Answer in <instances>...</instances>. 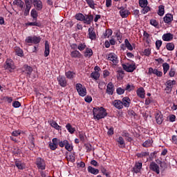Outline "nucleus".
Listing matches in <instances>:
<instances>
[{
	"instance_id": "nucleus-36",
	"label": "nucleus",
	"mask_w": 177,
	"mask_h": 177,
	"mask_svg": "<svg viewBox=\"0 0 177 177\" xmlns=\"http://www.w3.org/2000/svg\"><path fill=\"white\" fill-rule=\"evenodd\" d=\"M66 128L67 131L69 132V133H74L75 132V128H73V126H71V124L68 123L66 125Z\"/></svg>"
},
{
	"instance_id": "nucleus-13",
	"label": "nucleus",
	"mask_w": 177,
	"mask_h": 177,
	"mask_svg": "<svg viewBox=\"0 0 177 177\" xmlns=\"http://www.w3.org/2000/svg\"><path fill=\"white\" fill-rule=\"evenodd\" d=\"M155 118L158 125H161L162 124V121H164V117L162 116V114H161V112H156L155 115Z\"/></svg>"
},
{
	"instance_id": "nucleus-51",
	"label": "nucleus",
	"mask_w": 177,
	"mask_h": 177,
	"mask_svg": "<svg viewBox=\"0 0 177 177\" xmlns=\"http://www.w3.org/2000/svg\"><path fill=\"white\" fill-rule=\"evenodd\" d=\"M101 172L103 175H106L107 177H110V172L107 171V169L104 167H101Z\"/></svg>"
},
{
	"instance_id": "nucleus-44",
	"label": "nucleus",
	"mask_w": 177,
	"mask_h": 177,
	"mask_svg": "<svg viewBox=\"0 0 177 177\" xmlns=\"http://www.w3.org/2000/svg\"><path fill=\"white\" fill-rule=\"evenodd\" d=\"M67 161H71V162H74L75 161V156L74 153H70L69 156L66 157Z\"/></svg>"
},
{
	"instance_id": "nucleus-49",
	"label": "nucleus",
	"mask_w": 177,
	"mask_h": 177,
	"mask_svg": "<svg viewBox=\"0 0 177 177\" xmlns=\"http://www.w3.org/2000/svg\"><path fill=\"white\" fill-rule=\"evenodd\" d=\"M111 35H113V30L111 29H107L105 32L104 37L109 38Z\"/></svg>"
},
{
	"instance_id": "nucleus-6",
	"label": "nucleus",
	"mask_w": 177,
	"mask_h": 177,
	"mask_svg": "<svg viewBox=\"0 0 177 177\" xmlns=\"http://www.w3.org/2000/svg\"><path fill=\"white\" fill-rule=\"evenodd\" d=\"M35 164L38 169H41V171H44V169L46 168V164L45 163V160L41 158H37L36 159Z\"/></svg>"
},
{
	"instance_id": "nucleus-58",
	"label": "nucleus",
	"mask_w": 177,
	"mask_h": 177,
	"mask_svg": "<svg viewBox=\"0 0 177 177\" xmlns=\"http://www.w3.org/2000/svg\"><path fill=\"white\" fill-rule=\"evenodd\" d=\"M20 135H21V130H16V131H12V136L17 137V136H20Z\"/></svg>"
},
{
	"instance_id": "nucleus-28",
	"label": "nucleus",
	"mask_w": 177,
	"mask_h": 177,
	"mask_svg": "<svg viewBox=\"0 0 177 177\" xmlns=\"http://www.w3.org/2000/svg\"><path fill=\"white\" fill-rule=\"evenodd\" d=\"M50 53V50L49 47V42L48 41H45V51H44V56L45 57H48V55Z\"/></svg>"
},
{
	"instance_id": "nucleus-10",
	"label": "nucleus",
	"mask_w": 177,
	"mask_h": 177,
	"mask_svg": "<svg viewBox=\"0 0 177 177\" xmlns=\"http://www.w3.org/2000/svg\"><path fill=\"white\" fill-rule=\"evenodd\" d=\"M149 169L151 171H153V172H156L157 175L160 174V166L157 165L155 162H151L149 165Z\"/></svg>"
},
{
	"instance_id": "nucleus-17",
	"label": "nucleus",
	"mask_w": 177,
	"mask_h": 177,
	"mask_svg": "<svg viewBox=\"0 0 177 177\" xmlns=\"http://www.w3.org/2000/svg\"><path fill=\"white\" fill-rule=\"evenodd\" d=\"M71 57L73 59H81V57H82V54H81L79 50H74L71 52Z\"/></svg>"
},
{
	"instance_id": "nucleus-20",
	"label": "nucleus",
	"mask_w": 177,
	"mask_h": 177,
	"mask_svg": "<svg viewBox=\"0 0 177 177\" xmlns=\"http://www.w3.org/2000/svg\"><path fill=\"white\" fill-rule=\"evenodd\" d=\"M106 93L108 95H113L114 93V84L112 82H109L106 86Z\"/></svg>"
},
{
	"instance_id": "nucleus-57",
	"label": "nucleus",
	"mask_w": 177,
	"mask_h": 177,
	"mask_svg": "<svg viewBox=\"0 0 177 177\" xmlns=\"http://www.w3.org/2000/svg\"><path fill=\"white\" fill-rule=\"evenodd\" d=\"M124 92H125V89L121 87H119L116 89V93H118V95H124Z\"/></svg>"
},
{
	"instance_id": "nucleus-43",
	"label": "nucleus",
	"mask_w": 177,
	"mask_h": 177,
	"mask_svg": "<svg viewBox=\"0 0 177 177\" xmlns=\"http://www.w3.org/2000/svg\"><path fill=\"white\" fill-rule=\"evenodd\" d=\"M115 37L117 38V41H118L119 44L122 43V33L120 32V30L116 32Z\"/></svg>"
},
{
	"instance_id": "nucleus-8",
	"label": "nucleus",
	"mask_w": 177,
	"mask_h": 177,
	"mask_svg": "<svg viewBox=\"0 0 177 177\" xmlns=\"http://www.w3.org/2000/svg\"><path fill=\"white\" fill-rule=\"evenodd\" d=\"M59 145V139L54 138L52 140V142H49V148L50 150H56L57 149V145Z\"/></svg>"
},
{
	"instance_id": "nucleus-64",
	"label": "nucleus",
	"mask_w": 177,
	"mask_h": 177,
	"mask_svg": "<svg viewBox=\"0 0 177 177\" xmlns=\"http://www.w3.org/2000/svg\"><path fill=\"white\" fill-rule=\"evenodd\" d=\"M118 75L119 78H122L124 75H125V73H124V71L122 70H119L118 71Z\"/></svg>"
},
{
	"instance_id": "nucleus-30",
	"label": "nucleus",
	"mask_w": 177,
	"mask_h": 177,
	"mask_svg": "<svg viewBox=\"0 0 177 177\" xmlns=\"http://www.w3.org/2000/svg\"><path fill=\"white\" fill-rule=\"evenodd\" d=\"M15 50L16 55L17 56H19V57H23V56H24V53L23 52V50L19 47H15Z\"/></svg>"
},
{
	"instance_id": "nucleus-42",
	"label": "nucleus",
	"mask_w": 177,
	"mask_h": 177,
	"mask_svg": "<svg viewBox=\"0 0 177 177\" xmlns=\"http://www.w3.org/2000/svg\"><path fill=\"white\" fill-rule=\"evenodd\" d=\"M138 3L140 8H145V6H147V5H149V2L147 1V0H139Z\"/></svg>"
},
{
	"instance_id": "nucleus-32",
	"label": "nucleus",
	"mask_w": 177,
	"mask_h": 177,
	"mask_svg": "<svg viewBox=\"0 0 177 177\" xmlns=\"http://www.w3.org/2000/svg\"><path fill=\"white\" fill-rule=\"evenodd\" d=\"M31 17L33 19V21H37V18L38 17V12L37 10L32 9L30 12Z\"/></svg>"
},
{
	"instance_id": "nucleus-26",
	"label": "nucleus",
	"mask_w": 177,
	"mask_h": 177,
	"mask_svg": "<svg viewBox=\"0 0 177 177\" xmlns=\"http://www.w3.org/2000/svg\"><path fill=\"white\" fill-rule=\"evenodd\" d=\"M122 102L124 107H129V105L131 104V99L128 97H123Z\"/></svg>"
},
{
	"instance_id": "nucleus-24",
	"label": "nucleus",
	"mask_w": 177,
	"mask_h": 177,
	"mask_svg": "<svg viewBox=\"0 0 177 177\" xmlns=\"http://www.w3.org/2000/svg\"><path fill=\"white\" fill-rule=\"evenodd\" d=\"M137 95L141 99H145V95H146L145 93V88H143V87L138 88L137 90Z\"/></svg>"
},
{
	"instance_id": "nucleus-45",
	"label": "nucleus",
	"mask_w": 177,
	"mask_h": 177,
	"mask_svg": "<svg viewBox=\"0 0 177 177\" xmlns=\"http://www.w3.org/2000/svg\"><path fill=\"white\" fill-rule=\"evenodd\" d=\"M75 75V73L70 71H68V72H66L65 73L66 77H68L69 80H72V78H74Z\"/></svg>"
},
{
	"instance_id": "nucleus-41",
	"label": "nucleus",
	"mask_w": 177,
	"mask_h": 177,
	"mask_svg": "<svg viewBox=\"0 0 177 177\" xmlns=\"http://www.w3.org/2000/svg\"><path fill=\"white\" fill-rule=\"evenodd\" d=\"M166 48L167 49V50H174V49H175V44L173 42L167 43L166 44Z\"/></svg>"
},
{
	"instance_id": "nucleus-62",
	"label": "nucleus",
	"mask_w": 177,
	"mask_h": 177,
	"mask_svg": "<svg viewBox=\"0 0 177 177\" xmlns=\"http://www.w3.org/2000/svg\"><path fill=\"white\" fill-rule=\"evenodd\" d=\"M12 106L13 107H15V109H17L18 107H20L21 106V104L20 103V102L19 101H15L12 103Z\"/></svg>"
},
{
	"instance_id": "nucleus-54",
	"label": "nucleus",
	"mask_w": 177,
	"mask_h": 177,
	"mask_svg": "<svg viewBox=\"0 0 177 177\" xmlns=\"http://www.w3.org/2000/svg\"><path fill=\"white\" fill-rule=\"evenodd\" d=\"M15 166L18 168V169H24L23 163L20 161H15Z\"/></svg>"
},
{
	"instance_id": "nucleus-4",
	"label": "nucleus",
	"mask_w": 177,
	"mask_h": 177,
	"mask_svg": "<svg viewBox=\"0 0 177 177\" xmlns=\"http://www.w3.org/2000/svg\"><path fill=\"white\" fill-rule=\"evenodd\" d=\"M25 42L26 44H35V45H37V44L41 42V38L37 36H29L26 39Z\"/></svg>"
},
{
	"instance_id": "nucleus-21",
	"label": "nucleus",
	"mask_w": 177,
	"mask_h": 177,
	"mask_svg": "<svg viewBox=\"0 0 177 177\" xmlns=\"http://www.w3.org/2000/svg\"><path fill=\"white\" fill-rule=\"evenodd\" d=\"M174 20V15L172 14H166L163 17V21L167 24L171 23Z\"/></svg>"
},
{
	"instance_id": "nucleus-1",
	"label": "nucleus",
	"mask_w": 177,
	"mask_h": 177,
	"mask_svg": "<svg viewBox=\"0 0 177 177\" xmlns=\"http://www.w3.org/2000/svg\"><path fill=\"white\" fill-rule=\"evenodd\" d=\"M93 114L94 120L97 121L107 117V111L103 106L93 108Z\"/></svg>"
},
{
	"instance_id": "nucleus-15",
	"label": "nucleus",
	"mask_w": 177,
	"mask_h": 177,
	"mask_svg": "<svg viewBox=\"0 0 177 177\" xmlns=\"http://www.w3.org/2000/svg\"><path fill=\"white\" fill-rule=\"evenodd\" d=\"M32 4L34 5L35 8L37 10H42L43 5L42 1L41 0H32Z\"/></svg>"
},
{
	"instance_id": "nucleus-38",
	"label": "nucleus",
	"mask_w": 177,
	"mask_h": 177,
	"mask_svg": "<svg viewBox=\"0 0 177 177\" xmlns=\"http://www.w3.org/2000/svg\"><path fill=\"white\" fill-rule=\"evenodd\" d=\"M151 145H153V140L149 139L147 140L145 142L142 144L143 147H151Z\"/></svg>"
},
{
	"instance_id": "nucleus-25",
	"label": "nucleus",
	"mask_w": 177,
	"mask_h": 177,
	"mask_svg": "<svg viewBox=\"0 0 177 177\" xmlns=\"http://www.w3.org/2000/svg\"><path fill=\"white\" fill-rule=\"evenodd\" d=\"M118 143L119 144V147L121 149H125V141L122 136H120L117 140Z\"/></svg>"
},
{
	"instance_id": "nucleus-34",
	"label": "nucleus",
	"mask_w": 177,
	"mask_h": 177,
	"mask_svg": "<svg viewBox=\"0 0 177 177\" xmlns=\"http://www.w3.org/2000/svg\"><path fill=\"white\" fill-rule=\"evenodd\" d=\"M86 2L87 3V5H88L89 8H91V9H96V8L95 6H96V3H95V1L93 0H86Z\"/></svg>"
},
{
	"instance_id": "nucleus-60",
	"label": "nucleus",
	"mask_w": 177,
	"mask_h": 177,
	"mask_svg": "<svg viewBox=\"0 0 177 177\" xmlns=\"http://www.w3.org/2000/svg\"><path fill=\"white\" fill-rule=\"evenodd\" d=\"M65 149L68 151H73V146L68 143V141H67V144L65 145Z\"/></svg>"
},
{
	"instance_id": "nucleus-63",
	"label": "nucleus",
	"mask_w": 177,
	"mask_h": 177,
	"mask_svg": "<svg viewBox=\"0 0 177 177\" xmlns=\"http://www.w3.org/2000/svg\"><path fill=\"white\" fill-rule=\"evenodd\" d=\"M27 26H35V27H39V24L37 21H33V22H29L27 24Z\"/></svg>"
},
{
	"instance_id": "nucleus-61",
	"label": "nucleus",
	"mask_w": 177,
	"mask_h": 177,
	"mask_svg": "<svg viewBox=\"0 0 177 177\" xmlns=\"http://www.w3.org/2000/svg\"><path fill=\"white\" fill-rule=\"evenodd\" d=\"M150 24L153 26V27H157L158 26V21H157L156 19H151Z\"/></svg>"
},
{
	"instance_id": "nucleus-29",
	"label": "nucleus",
	"mask_w": 177,
	"mask_h": 177,
	"mask_svg": "<svg viewBox=\"0 0 177 177\" xmlns=\"http://www.w3.org/2000/svg\"><path fill=\"white\" fill-rule=\"evenodd\" d=\"M50 125L53 128H55V129H56L57 131H60V128H62V127H60L59 124H57V122H56V121H55V120H50Z\"/></svg>"
},
{
	"instance_id": "nucleus-14",
	"label": "nucleus",
	"mask_w": 177,
	"mask_h": 177,
	"mask_svg": "<svg viewBox=\"0 0 177 177\" xmlns=\"http://www.w3.org/2000/svg\"><path fill=\"white\" fill-rule=\"evenodd\" d=\"M12 5H14V6H17L19 10H23V9H24V1L21 0H15Z\"/></svg>"
},
{
	"instance_id": "nucleus-33",
	"label": "nucleus",
	"mask_w": 177,
	"mask_h": 177,
	"mask_svg": "<svg viewBox=\"0 0 177 177\" xmlns=\"http://www.w3.org/2000/svg\"><path fill=\"white\" fill-rule=\"evenodd\" d=\"M88 171L93 175H97L99 174V169L93 168L92 166L88 167Z\"/></svg>"
},
{
	"instance_id": "nucleus-3",
	"label": "nucleus",
	"mask_w": 177,
	"mask_h": 177,
	"mask_svg": "<svg viewBox=\"0 0 177 177\" xmlns=\"http://www.w3.org/2000/svg\"><path fill=\"white\" fill-rule=\"evenodd\" d=\"M75 88L80 96H86V88L82 86L80 83H77L75 84Z\"/></svg>"
},
{
	"instance_id": "nucleus-19",
	"label": "nucleus",
	"mask_w": 177,
	"mask_h": 177,
	"mask_svg": "<svg viewBox=\"0 0 177 177\" xmlns=\"http://www.w3.org/2000/svg\"><path fill=\"white\" fill-rule=\"evenodd\" d=\"M162 39L167 42H169V41L174 39V35H172V33H165L162 35Z\"/></svg>"
},
{
	"instance_id": "nucleus-56",
	"label": "nucleus",
	"mask_w": 177,
	"mask_h": 177,
	"mask_svg": "<svg viewBox=\"0 0 177 177\" xmlns=\"http://www.w3.org/2000/svg\"><path fill=\"white\" fill-rule=\"evenodd\" d=\"M161 45H162V41L157 40L156 41V48L158 50H160V48H161Z\"/></svg>"
},
{
	"instance_id": "nucleus-40",
	"label": "nucleus",
	"mask_w": 177,
	"mask_h": 177,
	"mask_svg": "<svg viewBox=\"0 0 177 177\" xmlns=\"http://www.w3.org/2000/svg\"><path fill=\"white\" fill-rule=\"evenodd\" d=\"M124 44H125L126 48L129 50H133V47H132V44H131V43H129V41L128 40V39H126L124 40Z\"/></svg>"
},
{
	"instance_id": "nucleus-50",
	"label": "nucleus",
	"mask_w": 177,
	"mask_h": 177,
	"mask_svg": "<svg viewBox=\"0 0 177 177\" xmlns=\"http://www.w3.org/2000/svg\"><path fill=\"white\" fill-rule=\"evenodd\" d=\"M30 10H31V6H26L25 10L24 11V15L28 16L30 15Z\"/></svg>"
},
{
	"instance_id": "nucleus-23",
	"label": "nucleus",
	"mask_w": 177,
	"mask_h": 177,
	"mask_svg": "<svg viewBox=\"0 0 177 177\" xmlns=\"http://www.w3.org/2000/svg\"><path fill=\"white\" fill-rule=\"evenodd\" d=\"M88 37L91 40L96 39V33L95 32L93 28H88Z\"/></svg>"
},
{
	"instance_id": "nucleus-2",
	"label": "nucleus",
	"mask_w": 177,
	"mask_h": 177,
	"mask_svg": "<svg viewBox=\"0 0 177 177\" xmlns=\"http://www.w3.org/2000/svg\"><path fill=\"white\" fill-rule=\"evenodd\" d=\"M131 62H126L122 65V68L127 73H133L136 70V64L133 61H131Z\"/></svg>"
},
{
	"instance_id": "nucleus-18",
	"label": "nucleus",
	"mask_w": 177,
	"mask_h": 177,
	"mask_svg": "<svg viewBox=\"0 0 177 177\" xmlns=\"http://www.w3.org/2000/svg\"><path fill=\"white\" fill-rule=\"evenodd\" d=\"M166 84H167L166 90L169 91V92H171V91H172V88L174 87V85H176V81L168 80L166 82Z\"/></svg>"
},
{
	"instance_id": "nucleus-37",
	"label": "nucleus",
	"mask_w": 177,
	"mask_h": 177,
	"mask_svg": "<svg viewBox=\"0 0 177 177\" xmlns=\"http://www.w3.org/2000/svg\"><path fill=\"white\" fill-rule=\"evenodd\" d=\"M149 152L147 151H142L141 153H138L136 154V157H138V158H143L145 157H147L149 156Z\"/></svg>"
},
{
	"instance_id": "nucleus-55",
	"label": "nucleus",
	"mask_w": 177,
	"mask_h": 177,
	"mask_svg": "<svg viewBox=\"0 0 177 177\" xmlns=\"http://www.w3.org/2000/svg\"><path fill=\"white\" fill-rule=\"evenodd\" d=\"M67 140H64V141L58 140V145L59 147H66V145H67Z\"/></svg>"
},
{
	"instance_id": "nucleus-46",
	"label": "nucleus",
	"mask_w": 177,
	"mask_h": 177,
	"mask_svg": "<svg viewBox=\"0 0 177 177\" xmlns=\"http://www.w3.org/2000/svg\"><path fill=\"white\" fill-rule=\"evenodd\" d=\"M75 19L79 20L80 21H84V19H85V16L84 15L79 13L75 15Z\"/></svg>"
},
{
	"instance_id": "nucleus-5",
	"label": "nucleus",
	"mask_w": 177,
	"mask_h": 177,
	"mask_svg": "<svg viewBox=\"0 0 177 177\" xmlns=\"http://www.w3.org/2000/svg\"><path fill=\"white\" fill-rule=\"evenodd\" d=\"M5 68L6 70H8L10 73L16 68V66H15V62H13V60L12 59H7L5 63Z\"/></svg>"
},
{
	"instance_id": "nucleus-35",
	"label": "nucleus",
	"mask_w": 177,
	"mask_h": 177,
	"mask_svg": "<svg viewBox=\"0 0 177 177\" xmlns=\"http://www.w3.org/2000/svg\"><path fill=\"white\" fill-rule=\"evenodd\" d=\"M93 55V51L92 48H86L84 52V57H91Z\"/></svg>"
},
{
	"instance_id": "nucleus-7",
	"label": "nucleus",
	"mask_w": 177,
	"mask_h": 177,
	"mask_svg": "<svg viewBox=\"0 0 177 177\" xmlns=\"http://www.w3.org/2000/svg\"><path fill=\"white\" fill-rule=\"evenodd\" d=\"M118 9L120 10V15L121 17H122V19H125V18L128 17V16H129V15L131 13L129 12V10L125 9L124 8V6L118 8Z\"/></svg>"
},
{
	"instance_id": "nucleus-53",
	"label": "nucleus",
	"mask_w": 177,
	"mask_h": 177,
	"mask_svg": "<svg viewBox=\"0 0 177 177\" xmlns=\"http://www.w3.org/2000/svg\"><path fill=\"white\" fill-rule=\"evenodd\" d=\"M145 56H150L151 54V49L150 48H145L143 51Z\"/></svg>"
},
{
	"instance_id": "nucleus-12",
	"label": "nucleus",
	"mask_w": 177,
	"mask_h": 177,
	"mask_svg": "<svg viewBox=\"0 0 177 177\" xmlns=\"http://www.w3.org/2000/svg\"><path fill=\"white\" fill-rule=\"evenodd\" d=\"M57 80L60 86L62 88H66V86H67V80L64 76H59Z\"/></svg>"
},
{
	"instance_id": "nucleus-11",
	"label": "nucleus",
	"mask_w": 177,
	"mask_h": 177,
	"mask_svg": "<svg viewBox=\"0 0 177 177\" xmlns=\"http://www.w3.org/2000/svg\"><path fill=\"white\" fill-rule=\"evenodd\" d=\"M22 71L24 74H26L27 77H31V73H32V67L28 65H24L22 68Z\"/></svg>"
},
{
	"instance_id": "nucleus-47",
	"label": "nucleus",
	"mask_w": 177,
	"mask_h": 177,
	"mask_svg": "<svg viewBox=\"0 0 177 177\" xmlns=\"http://www.w3.org/2000/svg\"><path fill=\"white\" fill-rule=\"evenodd\" d=\"M162 67H163L164 74H165L166 73H168V70H169V64L165 62L162 64Z\"/></svg>"
},
{
	"instance_id": "nucleus-39",
	"label": "nucleus",
	"mask_w": 177,
	"mask_h": 177,
	"mask_svg": "<svg viewBox=\"0 0 177 177\" xmlns=\"http://www.w3.org/2000/svg\"><path fill=\"white\" fill-rule=\"evenodd\" d=\"M91 78L97 80L100 77V73H99L97 71H94L91 74Z\"/></svg>"
},
{
	"instance_id": "nucleus-27",
	"label": "nucleus",
	"mask_w": 177,
	"mask_h": 177,
	"mask_svg": "<svg viewBox=\"0 0 177 177\" xmlns=\"http://www.w3.org/2000/svg\"><path fill=\"white\" fill-rule=\"evenodd\" d=\"M135 174H139L140 170L142 169V162H137L136 163L135 167L133 168Z\"/></svg>"
},
{
	"instance_id": "nucleus-52",
	"label": "nucleus",
	"mask_w": 177,
	"mask_h": 177,
	"mask_svg": "<svg viewBox=\"0 0 177 177\" xmlns=\"http://www.w3.org/2000/svg\"><path fill=\"white\" fill-rule=\"evenodd\" d=\"M86 48V44H85V43H80L79 45H78V47H77V49L80 51H82V50H84Z\"/></svg>"
},
{
	"instance_id": "nucleus-9",
	"label": "nucleus",
	"mask_w": 177,
	"mask_h": 177,
	"mask_svg": "<svg viewBox=\"0 0 177 177\" xmlns=\"http://www.w3.org/2000/svg\"><path fill=\"white\" fill-rule=\"evenodd\" d=\"M108 60H110L115 66L118 64V57L117 55L113 53H111L108 55Z\"/></svg>"
},
{
	"instance_id": "nucleus-16",
	"label": "nucleus",
	"mask_w": 177,
	"mask_h": 177,
	"mask_svg": "<svg viewBox=\"0 0 177 177\" xmlns=\"http://www.w3.org/2000/svg\"><path fill=\"white\" fill-rule=\"evenodd\" d=\"M113 105L118 110H121V109L124 108V104H122V101L120 100H115L113 102Z\"/></svg>"
},
{
	"instance_id": "nucleus-48",
	"label": "nucleus",
	"mask_w": 177,
	"mask_h": 177,
	"mask_svg": "<svg viewBox=\"0 0 177 177\" xmlns=\"http://www.w3.org/2000/svg\"><path fill=\"white\" fill-rule=\"evenodd\" d=\"M150 10H151V8L146 6L145 7H142V10L141 12L142 13V15H146V13H147L148 12H150Z\"/></svg>"
},
{
	"instance_id": "nucleus-31",
	"label": "nucleus",
	"mask_w": 177,
	"mask_h": 177,
	"mask_svg": "<svg viewBox=\"0 0 177 177\" xmlns=\"http://www.w3.org/2000/svg\"><path fill=\"white\" fill-rule=\"evenodd\" d=\"M165 13V6L160 5L158 6V16H164Z\"/></svg>"
},
{
	"instance_id": "nucleus-22",
	"label": "nucleus",
	"mask_w": 177,
	"mask_h": 177,
	"mask_svg": "<svg viewBox=\"0 0 177 177\" xmlns=\"http://www.w3.org/2000/svg\"><path fill=\"white\" fill-rule=\"evenodd\" d=\"M84 24H91L92 21H93V15H86L84 16V19H83Z\"/></svg>"
},
{
	"instance_id": "nucleus-59",
	"label": "nucleus",
	"mask_w": 177,
	"mask_h": 177,
	"mask_svg": "<svg viewBox=\"0 0 177 177\" xmlns=\"http://www.w3.org/2000/svg\"><path fill=\"white\" fill-rule=\"evenodd\" d=\"M84 147L87 153L92 151V145H91V144H85Z\"/></svg>"
}]
</instances>
